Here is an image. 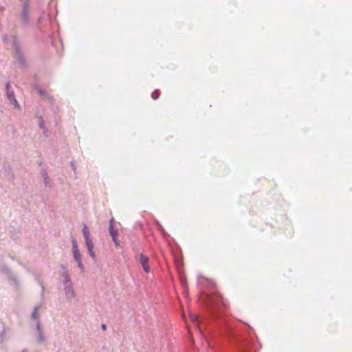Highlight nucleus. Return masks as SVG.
I'll use <instances>...</instances> for the list:
<instances>
[{
  "label": "nucleus",
  "instance_id": "obj_1",
  "mask_svg": "<svg viewBox=\"0 0 352 352\" xmlns=\"http://www.w3.org/2000/svg\"><path fill=\"white\" fill-rule=\"evenodd\" d=\"M62 282L65 285L64 290L65 292L66 298L67 299H72L74 298L75 294L72 287V283L70 277L67 272H63L62 274Z\"/></svg>",
  "mask_w": 352,
  "mask_h": 352
},
{
  "label": "nucleus",
  "instance_id": "obj_3",
  "mask_svg": "<svg viewBox=\"0 0 352 352\" xmlns=\"http://www.w3.org/2000/svg\"><path fill=\"white\" fill-rule=\"evenodd\" d=\"M148 258L144 255L143 254H141L140 256V263L143 267L144 272L146 273H148L151 270L149 263H148Z\"/></svg>",
  "mask_w": 352,
  "mask_h": 352
},
{
  "label": "nucleus",
  "instance_id": "obj_12",
  "mask_svg": "<svg viewBox=\"0 0 352 352\" xmlns=\"http://www.w3.org/2000/svg\"><path fill=\"white\" fill-rule=\"evenodd\" d=\"M151 96H152L153 99L157 100L159 98V96H160L159 91H157V90L154 91L152 93Z\"/></svg>",
  "mask_w": 352,
  "mask_h": 352
},
{
  "label": "nucleus",
  "instance_id": "obj_13",
  "mask_svg": "<svg viewBox=\"0 0 352 352\" xmlns=\"http://www.w3.org/2000/svg\"><path fill=\"white\" fill-rule=\"evenodd\" d=\"M78 263V267L82 270V271H84V266H83V264H82V259L80 260H78V261H76Z\"/></svg>",
  "mask_w": 352,
  "mask_h": 352
},
{
  "label": "nucleus",
  "instance_id": "obj_20",
  "mask_svg": "<svg viewBox=\"0 0 352 352\" xmlns=\"http://www.w3.org/2000/svg\"><path fill=\"white\" fill-rule=\"evenodd\" d=\"M191 318L192 320H195L197 318V316H191Z\"/></svg>",
  "mask_w": 352,
  "mask_h": 352
},
{
  "label": "nucleus",
  "instance_id": "obj_10",
  "mask_svg": "<svg viewBox=\"0 0 352 352\" xmlns=\"http://www.w3.org/2000/svg\"><path fill=\"white\" fill-rule=\"evenodd\" d=\"M74 257L76 261L80 260L81 259V254L80 253V251H74L73 252Z\"/></svg>",
  "mask_w": 352,
  "mask_h": 352
},
{
  "label": "nucleus",
  "instance_id": "obj_16",
  "mask_svg": "<svg viewBox=\"0 0 352 352\" xmlns=\"http://www.w3.org/2000/svg\"><path fill=\"white\" fill-rule=\"evenodd\" d=\"M114 221H115V219L114 218H111L110 221H109V226H113V223H114Z\"/></svg>",
  "mask_w": 352,
  "mask_h": 352
},
{
  "label": "nucleus",
  "instance_id": "obj_14",
  "mask_svg": "<svg viewBox=\"0 0 352 352\" xmlns=\"http://www.w3.org/2000/svg\"><path fill=\"white\" fill-rule=\"evenodd\" d=\"M28 7H29V5H28V3L26 2L24 6H23V12L25 13V14H26V12H28Z\"/></svg>",
  "mask_w": 352,
  "mask_h": 352
},
{
  "label": "nucleus",
  "instance_id": "obj_6",
  "mask_svg": "<svg viewBox=\"0 0 352 352\" xmlns=\"http://www.w3.org/2000/svg\"><path fill=\"white\" fill-rule=\"evenodd\" d=\"M6 335V327L3 322L0 320V341L3 340V338Z\"/></svg>",
  "mask_w": 352,
  "mask_h": 352
},
{
  "label": "nucleus",
  "instance_id": "obj_9",
  "mask_svg": "<svg viewBox=\"0 0 352 352\" xmlns=\"http://www.w3.org/2000/svg\"><path fill=\"white\" fill-rule=\"evenodd\" d=\"M215 295H216V296H217L218 298H219V299L221 300V303H222L223 306H224V307H226L227 305H226V301H225V299L223 298V297L222 296V295H221V294H219V293H217Z\"/></svg>",
  "mask_w": 352,
  "mask_h": 352
},
{
  "label": "nucleus",
  "instance_id": "obj_4",
  "mask_svg": "<svg viewBox=\"0 0 352 352\" xmlns=\"http://www.w3.org/2000/svg\"><path fill=\"white\" fill-rule=\"evenodd\" d=\"M109 234L112 238V240L114 242L115 246L118 247L120 245L119 241L118 240V231L113 229V226H109Z\"/></svg>",
  "mask_w": 352,
  "mask_h": 352
},
{
  "label": "nucleus",
  "instance_id": "obj_5",
  "mask_svg": "<svg viewBox=\"0 0 352 352\" xmlns=\"http://www.w3.org/2000/svg\"><path fill=\"white\" fill-rule=\"evenodd\" d=\"M85 243H86V245H87V248L88 249L90 256H91V258H95L96 256H95V253L94 252V244H93L92 241L91 240L90 238L86 239Z\"/></svg>",
  "mask_w": 352,
  "mask_h": 352
},
{
  "label": "nucleus",
  "instance_id": "obj_18",
  "mask_svg": "<svg viewBox=\"0 0 352 352\" xmlns=\"http://www.w3.org/2000/svg\"><path fill=\"white\" fill-rule=\"evenodd\" d=\"M102 330L105 331L107 329V325L105 324H102L101 326Z\"/></svg>",
  "mask_w": 352,
  "mask_h": 352
},
{
  "label": "nucleus",
  "instance_id": "obj_2",
  "mask_svg": "<svg viewBox=\"0 0 352 352\" xmlns=\"http://www.w3.org/2000/svg\"><path fill=\"white\" fill-rule=\"evenodd\" d=\"M10 85L9 82L6 85V89H7V95H8V99L9 100L11 104H12L15 108L19 109L20 106L15 98L14 94L13 91H10Z\"/></svg>",
  "mask_w": 352,
  "mask_h": 352
},
{
  "label": "nucleus",
  "instance_id": "obj_19",
  "mask_svg": "<svg viewBox=\"0 0 352 352\" xmlns=\"http://www.w3.org/2000/svg\"><path fill=\"white\" fill-rule=\"evenodd\" d=\"M37 329H38V331L39 332H41V331L39 322H38V323H37Z\"/></svg>",
  "mask_w": 352,
  "mask_h": 352
},
{
  "label": "nucleus",
  "instance_id": "obj_17",
  "mask_svg": "<svg viewBox=\"0 0 352 352\" xmlns=\"http://www.w3.org/2000/svg\"><path fill=\"white\" fill-rule=\"evenodd\" d=\"M23 15L24 21H28V12H26V14H25V13L23 12Z\"/></svg>",
  "mask_w": 352,
  "mask_h": 352
},
{
  "label": "nucleus",
  "instance_id": "obj_8",
  "mask_svg": "<svg viewBox=\"0 0 352 352\" xmlns=\"http://www.w3.org/2000/svg\"><path fill=\"white\" fill-rule=\"evenodd\" d=\"M83 235L85 236V239H89V232L88 230V228L85 224H84L83 228Z\"/></svg>",
  "mask_w": 352,
  "mask_h": 352
},
{
  "label": "nucleus",
  "instance_id": "obj_7",
  "mask_svg": "<svg viewBox=\"0 0 352 352\" xmlns=\"http://www.w3.org/2000/svg\"><path fill=\"white\" fill-rule=\"evenodd\" d=\"M32 317L34 319H38L39 318V313H38V307H36L34 309V311L32 314Z\"/></svg>",
  "mask_w": 352,
  "mask_h": 352
},
{
  "label": "nucleus",
  "instance_id": "obj_11",
  "mask_svg": "<svg viewBox=\"0 0 352 352\" xmlns=\"http://www.w3.org/2000/svg\"><path fill=\"white\" fill-rule=\"evenodd\" d=\"M72 250H73V252L78 251L79 249H78V245H77V241L75 239H72Z\"/></svg>",
  "mask_w": 352,
  "mask_h": 352
},
{
  "label": "nucleus",
  "instance_id": "obj_15",
  "mask_svg": "<svg viewBox=\"0 0 352 352\" xmlns=\"http://www.w3.org/2000/svg\"><path fill=\"white\" fill-rule=\"evenodd\" d=\"M13 47L16 50V51H18L19 50V46H18V44L16 41L15 39H14V41H13Z\"/></svg>",
  "mask_w": 352,
  "mask_h": 352
}]
</instances>
